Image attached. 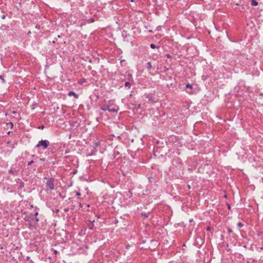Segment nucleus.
I'll use <instances>...</instances> for the list:
<instances>
[{"instance_id": "nucleus-1", "label": "nucleus", "mask_w": 263, "mask_h": 263, "mask_svg": "<svg viewBox=\"0 0 263 263\" xmlns=\"http://www.w3.org/2000/svg\"><path fill=\"white\" fill-rule=\"evenodd\" d=\"M50 145V142L47 140H41L35 145L37 148H42V149H45Z\"/></svg>"}, {"instance_id": "nucleus-2", "label": "nucleus", "mask_w": 263, "mask_h": 263, "mask_svg": "<svg viewBox=\"0 0 263 263\" xmlns=\"http://www.w3.org/2000/svg\"><path fill=\"white\" fill-rule=\"evenodd\" d=\"M101 109L103 111L108 110L111 112H117L119 108L117 107H112L111 105H107L106 106H101Z\"/></svg>"}, {"instance_id": "nucleus-3", "label": "nucleus", "mask_w": 263, "mask_h": 263, "mask_svg": "<svg viewBox=\"0 0 263 263\" xmlns=\"http://www.w3.org/2000/svg\"><path fill=\"white\" fill-rule=\"evenodd\" d=\"M54 178H50L49 179H48L46 183V186L47 188L49 189L50 191L53 190L54 189Z\"/></svg>"}, {"instance_id": "nucleus-4", "label": "nucleus", "mask_w": 263, "mask_h": 263, "mask_svg": "<svg viewBox=\"0 0 263 263\" xmlns=\"http://www.w3.org/2000/svg\"><path fill=\"white\" fill-rule=\"evenodd\" d=\"M186 88L187 89L186 92L189 94H193V92L192 91L193 85L192 84H187L185 86Z\"/></svg>"}, {"instance_id": "nucleus-5", "label": "nucleus", "mask_w": 263, "mask_h": 263, "mask_svg": "<svg viewBox=\"0 0 263 263\" xmlns=\"http://www.w3.org/2000/svg\"><path fill=\"white\" fill-rule=\"evenodd\" d=\"M25 221L27 222H31L32 220H34V216H33V214H30L29 215H27L24 218Z\"/></svg>"}, {"instance_id": "nucleus-6", "label": "nucleus", "mask_w": 263, "mask_h": 263, "mask_svg": "<svg viewBox=\"0 0 263 263\" xmlns=\"http://www.w3.org/2000/svg\"><path fill=\"white\" fill-rule=\"evenodd\" d=\"M68 95L70 97L73 96L76 99H78L79 97V95L72 91H70Z\"/></svg>"}, {"instance_id": "nucleus-7", "label": "nucleus", "mask_w": 263, "mask_h": 263, "mask_svg": "<svg viewBox=\"0 0 263 263\" xmlns=\"http://www.w3.org/2000/svg\"><path fill=\"white\" fill-rule=\"evenodd\" d=\"M251 5L256 6L258 5V2L256 1L255 0H252L251 1Z\"/></svg>"}, {"instance_id": "nucleus-8", "label": "nucleus", "mask_w": 263, "mask_h": 263, "mask_svg": "<svg viewBox=\"0 0 263 263\" xmlns=\"http://www.w3.org/2000/svg\"><path fill=\"white\" fill-rule=\"evenodd\" d=\"M152 67V64H151V63L150 62H148L147 63V64H146V68L148 69V70H150Z\"/></svg>"}, {"instance_id": "nucleus-9", "label": "nucleus", "mask_w": 263, "mask_h": 263, "mask_svg": "<svg viewBox=\"0 0 263 263\" xmlns=\"http://www.w3.org/2000/svg\"><path fill=\"white\" fill-rule=\"evenodd\" d=\"M141 216L144 218H146L148 217V213H141Z\"/></svg>"}, {"instance_id": "nucleus-10", "label": "nucleus", "mask_w": 263, "mask_h": 263, "mask_svg": "<svg viewBox=\"0 0 263 263\" xmlns=\"http://www.w3.org/2000/svg\"><path fill=\"white\" fill-rule=\"evenodd\" d=\"M124 86H125V87H127L130 88V86H131V84H130V83H129V82H126L125 83Z\"/></svg>"}, {"instance_id": "nucleus-11", "label": "nucleus", "mask_w": 263, "mask_h": 263, "mask_svg": "<svg viewBox=\"0 0 263 263\" xmlns=\"http://www.w3.org/2000/svg\"><path fill=\"white\" fill-rule=\"evenodd\" d=\"M237 226L239 228H241L243 226V224L241 222H238L237 223Z\"/></svg>"}, {"instance_id": "nucleus-12", "label": "nucleus", "mask_w": 263, "mask_h": 263, "mask_svg": "<svg viewBox=\"0 0 263 263\" xmlns=\"http://www.w3.org/2000/svg\"><path fill=\"white\" fill-rule=\"evenodd\" d=\"M0 79L2 80L3 83H6V81L3 78V77L1 75H0Z\"/></svg>"}, {"instance_id": "nucleus-13", "label": "nucleus", "mask_w": 263, "mask_h": 263, "mask_svg": "<svg viewBox=\"0 0 263 263\" xmlns=\"http://www.w3.org/2000/svg\"><path fill=\"white\" fill-rule=\"evenodd\" d=\"M150 47H151V48H152V49H155V48H156V45H155V44H151L150 45Z\"/></svg>"}, {"instance_id": "nucleus-14", "label": "nucleus", "mask_w": 263, "mask_h": 263, "mask_svg": "<svg viewBox=\"0 0 263 263\" xmlns=\"http://www.w3.org/2000/svg\"><path fill=\"white\" fill-rule=\"evenodd\" d=\"M227 231H228L229 233H231L233 232L231 228H230L227 229Z\"/></svg>"}, {"instance_id": "nucleus-15", "label": "nucleus", "mask_w": 263, "mask_h": 263, "mask_svg": "<svg viewBox=\"0 0 263 263\" xmlns=\"http://www.w3.org/2000/svg\"><path fill=\"white\" fill-rule=\"evenodd\" d=\"M122 36L123 39H125L127 37V34H122Z\"/></svg>"}, {"instance_id": "nucleus-16", "label": "nucleus", "mask_w": 263, "mask_h": 263, "mask_svg": "<svg viewBox=\"0 0 263 263\" xmlns=\"http://www.w3.org/2000/svg\"><path fill=\"white\" fill-rule=\"evenodd\" d=\"M34 162V161L33 160H31L30 161H29L28 163V165H30L31 164H32Z\"/></svg>"}, {"instance_id": "nucleus-17", "label": "nucleus", "mask_w": 263, "mask_h": 263, "mask_svg": "<svg viewBox=\"0 0 263 263\" xmlns=\"http://www.w3.org/2000/svg\"><path fill=\"white\" fill-rule=\"evenodd\" d=\"M39 213L38 212H35L34 214H33V216H34V218L36 217L38 215Z\"/></svg>"}, {"instance_id": "nucleus-18", "label": "nucleus", "mask_w": 263, "mask_h": 263, "mask_svg": "<svg viewBox=\"0 0 263 263\" xmlns=\"http://www.w3.org/2000/svg\"><path fill=\"white\" fill-rule=\"evenodd\" d=\"M146 98H147L149 101L151 100V96H149V95H147V96L146 97Z\"/></svg>"}, {"instance_id": "nucleus-19", "label": "nucleus", "mask_w": 263, "mask_h": 263, "mask_svg": "<svg viewBox=\"0 0 263 263\" xmlns=\"http://www.w3.org/2000/svg\"><path fill=\"white\" fill-rule=\"evenodd\" d=\"M15 171H13L12 169H11L9 170V173L11 174H13L14 173Z\"/></svg>"}, {"instance_id": "nucleus-20", "label": "nucleus", "mask_w": 263, "mask_h": 263, "mask_svg": "<svg viewBox=\"0 0 263 263\" xmlns=\"http://www.w3.org/2000/svg\"><path fill=\"white\" fill-rule=\"evenodd\" d=\"M81 194L80 192H77V193H76V196H77V197H79L80 196H81Z\"/></svg>"}, {"instance_id": "nucleus-21", "label": "nucleus", "mask_w": 263, "mask_h": 263, "mask_svg": "<svg viewBox=\"0 0 263 263\" xmlns=\"http://www.w3.org/2000/svg\"><path fill=\"white\" fill-rule=\"evenodd\" d=\"M148 179L149 182H152V180L153 179V178L152 177H149Z\"/></svg>"}, {"instance_id": "nucleus-22", "label": "nucleus", "mask_w": 263, "mask_h": 263, "mask_svg": "<svg viewBox=\"0 0 263 263\" xmlns=\"http://www.w3.org/2000/svg\"><path fill=\"white\" fill-rule=\"evenodd\" d=\"M34 219H35V221H36V222H38V221H39V218H37L36 217H35L34 218Z\"/></svg>"}, {"instance_id": "nucleus-23", "label": "nucleus", "mask_w": 263, "mask_h": 263, "mask_svg": "<svg viewBox=\"0 0 263 263\" xmlns=\"http://www.w3.org/2000/svg\"><path fill=\"white\" fill-rule=\"evenodd\" d=\"M198 239H200L201 240L200 238L197 237V238L196 239V241H197V243H198Z\"/></svg>"}, {"instance_id": "nucleus-24", "label": "nucleus", "mask_w": 263, "mask_h": 263, "mask_svg": "<svg viewBox=\"0 0 263 263\" xmlns=\"http://www.w3.org/2000/svg\"><path fill=\"white\" fill-rule=\"evenodd\" d=\"M57 253H58V251L57 250H54V253L55 254H57Z\"/></svg>"}, {"instance_id": "nucleus-25", "label": "nucleus", "mask_w": 263, "mask_h": 263, "mask_svg": "<svg viewBox=\"0 0 263 263\" xmlns=\"http://www.w3.org/2000/svg\"><path fill=\"white\" fill-rule=\"evenodd\" d=\"M40 160L44 161L45 160L44 158H41Z\"/></svg>"}, {"instance_id": "nucleus-26", "label": "nucleus", "mask_w": 263, "mask_h": 263, "mask_svg": "<svg viewBox=\"0 0 263 263\" xmlns=\"http://www.w3.org/2000/svg\"><path fill=\"white\" fill-rule=\"evenodd\" d=\"M12 112V114H16V111H13Z\"/></svg>"}, {"instance_id": "nucleus-27", "label": "nucleus", "mask_w": 263, "mask_h": 263, "mask_svg": "<svg viewBox=\"0 0 263 263\" xmlns=\"http://www.w3.org/2000/svg\"><path fill=\"white\" fill-rule=\"evenodd\" d=\"M206 230H210V228H208L206 229Z\"/></svg>"}, {"instance_id": "nucleus-28", "label": "nucleus", "mask_w": 263, "mask_h": 263, "mask_svg": "<svg viewBox=\"0 0 263 263\" xmlns=\"http://www.w3.org/2000/svg\"><path fill=\"white\" fill-rule=\"evenodd\" d=\"M166 56H167V57H168V58H169V57H170L169 54H167V55H166Z\"/></svg>"}, {"instance_id": "nucleus-29", "label": "nucleus", "mask_w": 263, "mask_h": 263, "mask_svg": "<svg viewBox=\"0 0 263 263\" xmlns=\"http://www.w3.org/2000/svg\"><path fill=\"white\" fill-rule=\"evenodd\" d=\"M228 208L230 209V205H228Z\"/></svg>"}, {"instance_id": "nucleus-30", "label": "nucleus", "mask_w": 263, "mask_h": 263, "mask_svg": "<svg viewBox=\"0 0 263 263\" xmlns=\"http://www.w3.org/2000/svg\"><path fill=\"white\" fill-rule=\"evenodd\" d=\"M32 227V225H31V224H29V228H30V227Z\"/></svg>"}, {"instance_id": "nucleus-31", "label": "nucleus", "mask_w": 263, "mask_h": 263, "mask_svg": "<svg viewBox=\"0 0 263 263\" xmlns=\"http://www.w3.org/2000/svg\"><path fill=\"white\" fill-rule=\"evenodd\" d=\"M29 257H27V259H29Z\"/></svg>"}, {"instance_id": "nucleus-32", "label": "nucleus", "mask_w": 263, "mask_h": 263, "mask_svg": "<svg viewBox=\"0 0 263 263\" xmlns=\"http://www.w3.org/2000/svg\"><path fill=\"white\" fill-rule=\"evenodd\" d=\"M91 21L92 22H93L94 21V20H91Z\"/></svg>"}, {"instance_id": "nucleus-33", "label": "nucleus", "mask_w": 263, "mask_h": 263, "mask_svg": "<svg viewBox=\"0 0 263 263\" xmlns=\"http://www.w3.org/2000/svg\"><path fill=\"white\" fill-rule=\"evenodd\" d=\"M190 38H191V37H187V39H190Z\"/></svg>"}]
</instances>
